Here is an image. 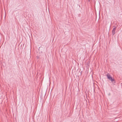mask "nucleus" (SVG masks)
Listing matches in <instances>:
<instances>
[{"instance_id":"f257e3e1","label":"nucleus","mask_w":122,"mask_h":122,"mask_svg":"<svg viewBox=\"0 0 122 122\" xmlns=\"http://www.w3.org/2000/svg\"><path fill=\"white\" fill-rule=\"evenodd\" d=\"M107 76L108 78L110 80H111L113 82L114 81V79H112V78L109 74H107Z\"/></svg>"},{"instance_id":"f03ea898","label":"nucleus","mask_w":122,"mask_h":122,"mask_svg":"<svg viewBox=\"0 0 122 122\" xmlns=\"http://www.w3.org/2000/svg\"><path fill=\"white\" fill-rule=\"evenodd\" d=\"M116 30V28H113L112 31V34L113 35L115 33V31Z\"/></svg>"}]
</instances>
